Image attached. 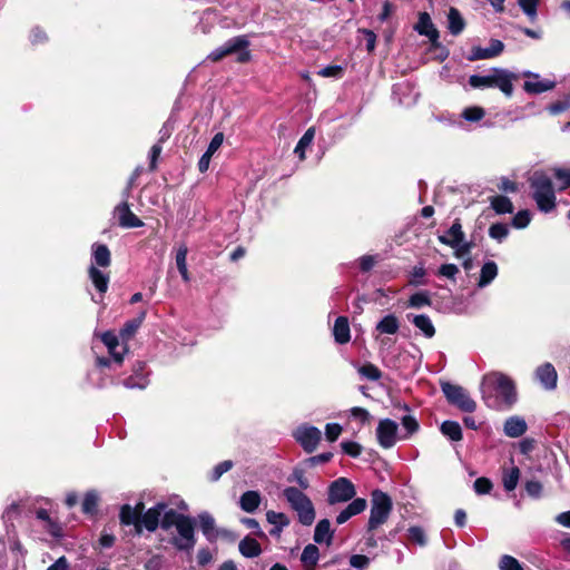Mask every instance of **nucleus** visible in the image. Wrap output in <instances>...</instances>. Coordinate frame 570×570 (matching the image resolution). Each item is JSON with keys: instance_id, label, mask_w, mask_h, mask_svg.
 Masks as SVG:
<instances>
[{"instance_id": "44", "label": "nucleus", "mask_w": 570, "mask_h": 570, "mask_svg": "<svg viewBox=\"0 0 570 570\" xmlns=\"http://www.w3.org/2000/svg\"><path fill=\"white\" fill-rule=\"evenodd\" d=\"M485 116V110L479 106L466 107L462 110L461 117L469 122H478Z\"/></svg>"}, {"instance_id": "34", "label": "nucleus", "mask_w": 570, "mask_h": 570, "mask_svg": "<svg viewBox=\"0 0 570 570\" xmlns=\"http://www.w3.org/2000/svg\"><path fill=\"white\" fill-rule=\"evenodd\" d=\"M498 275V265L493 261L483 264L480 273L478 286L483 288L488 286Z\"/></svg>"}, {"instance_id": "51", "label": "nucleus", "mask_w": 570, "mask_h": 570, "mask_svg": "<svg viewBox=\"0 0 570 570\" xmlns=\"http://www.w3.org/2000/svg\"><path fill=\"white\" fill-rule=\"evenodd\" d=\"M499 568L500 570H523L520 562L509 554L501 557Z\"/></svg>"}, {"instance_id": "13", "label": "nucleus", "mask_w": 570, "mask_h": 570, "mask_svg": "<svg viewBox=\"0 0 570 570\" xmlns=\"http://www.w3.org/2000/svg\"><path fill=\"white\" fill-rule=\"evenodd\" d=\"M397 424L393 420L384 419L379 422L376 436L379 444L390 449L396 443Z\"/></svg>"}, {"instance_id": "3", "label": "nucleus", "mask_w": 570, "mask_h": 570, "mask_svg": "<svg viewBox=\"0 0 570 570\" xmlns=\"http://www.w3.org/2000/svg\"><path fill=\"white\" fill-rule=\"evenodd\" d=\"M532 197L541 212L549 213L556 207V195L550 177L535 171L530 178Z\"/></svg>"}, {"instance_id": "9", "label": "nucleus", "mask_w": 570, "mask_h": 570, "mask_svg": "<svg viewBox=\"0 0 570 570\" xmlns=\"http://www.w3.org/2000/svg\"><path fill=\"white\" fill-rule=\"evenodd\" d=\"M356 490L347 478H338L331 482L327 489V502L331 505L345 503L354 499Z\"/></svg>"}, {"instance_id": "46", "label": "nucleus", "mask_w": 570, "mask_h": 570, "mask_svg": "<svg viewBox=\"0 0 570 570\" xmlns=\"http://www.w3.org/2000/svg\"><path fill=\"white\" fill-rule=\"evenodd\" d=\"M570 109V94L548 107L550 115H559Z\"/></svg>"}, {"instance_id": "60", "label": "nucleus", "mask_w": 570, "mask_h": 570, "mask_svg": "<svg viewBox=\"0 0 570 570\" xmlns=\"http://www.w3.org/2000/svg\"><path fill=\"white\" fill-rule=\"evenodd\" d=\"M342 433V426L337 423H328L325 426V436L330 442H334Z\"/></svg>"}, {"instance_id": "32", "label": "nucleus", "mask_w": 570, "mask_h": 570, "mask_svg": "<svg viewBox=\"0 0 570 570\" xmlns=\"http://www.w3.org/2000/svg\"><path fill=\"white\" fill-rule=\"evenodd\" d=\"M239 552L245 558H255L262 553V548L258 541L250 537H245L238 544Z\"/></svg>"}, {"instance_id": "7", "label": "nucleus", "mask_w": 570, "mask_h": 570, "mask_svg": "<svg viewBox=\"0 0 570 570\" xmlns=\"http://www.w3.org/2000/svg\"><path fill=\"white\" fill-rule=\"evenodd\" d=\"M441 244L450 246L454 249V256L456 258H464L470 254L473 244L464 239V233L460 219H455L452 226L443 235L438 237Z\"/></svg>"}, {"instance_id": "33", "label": "nucleus", "mask_w": 570, "mask_h": 570, "mask_svg": "<svg viewBox=\"0 0 570 570\" xmlns=\"http://www.w3.org/2000/svg\"><path fill=\"white\" fill-rule=\"evenodd\" d=\"M375 330L380 334H396L400 330V322L399 318L393 315L389 314L385 315L375 326Z\"/></svg>"}, {"instance_id": "6", "label": "nucleus", "mask_w": 570, "mask_h": 570, "mask_svg": "<svg viewBox=\"0 0 570 570\" xmlns=\"http://www.w3.org/2000/svg\"><path fill=\"white\" fill-rule=\"evenodd\" d=\"M248 46L249 41L246 36H237L213 50L207 58L212 61H218L228 55L238 53L237 61L247 62L250 59V52L247 50Z\"/></svg>"}, {"instance_id": "27", "label": "nucleus", "mask_w": 570, "mask_h": 570, "mask_svg": "<svg viewBox=\"0 0 570 570\" xmlns=\"http://www.w3.org/2000/svg\"><path fill=\"white\" fill-rule=\"evenodd\" d=\"M261 501V494L257 491L250 490L242 494L239 499V505L243 511L253 513L258 509Z\"/></svg>"}, {"instance_id": "52", "label": "nucleus", "mask_w": 570, "mask_h": 570, "mask_svg": "<svg viewBox=\"0 0 570 570\" xmlns=\"http://www.w3.org/2000/svg\"><path fill=\"white\" fill-rule=\"evenodd\" d=\"M531 222V213L529 210H520L512 219L514 228H525Z\"/></svg>"}, {"instance_id": "19", "label": "nucleus", "mask_w": 570, "mask_h": 570, "mask_svg": "<svg viewBox=\"0 0 570 570\" xmlns=\"http://www.w3.org/2000/svg\"><path fill=\"white\" fill-rule=\"evenodd\" d=\"M414 29L423 36H426L430 41L434 45L439 39V31L435 29L432 20L426 12L420 13L419 21L415 24Z\"/></svg>"}, {"instance_id": "23", "label": "nucleus", "mask_w": 570, "mask_h": 570, "mask_svg": "<svg viewBox=\"0 0 570 570\" xmlns=\"http://www.w3.org/2000/svg\"><path fill=\"white\" fill-rule=\"evenodd\" d=\"M333 530H331V523L327 519H322L317 522L314 530V541L318 544L326 543V546L332 544L333 540Z\"/></svg>"}, {"instance_id": "61", "label": "nucleus", "mask_w": 570, "mask_h": 570, "mask_svg": "<svg viewBox=\"0 0 570 570\" xmlns=\"http://www.w3.org/2000/svg\"><path fill=\"white\" fill-rule=\"evenodd\" d=\"M458 273L459 268L454 264H443L440 266L438 272L440 276L446 277L449 279H454Z\"/></svg>"}, {"instance_id": "36", "label": "nucleus", "mask_w": 570, "mask_h": 570, "mask_svg": "<svg viewBox=\"0 0 570 570\" xmlns=\"http://www.w3.org/2000/svg\"><path fill=\"white\" fill-rule=\"evenodd\" d=\"M442 434L453 442L462 440V429L455 421H444L440 428Z\"/></svg>"}, {"instance_id": "22", "label": "nucleus", "mask_w": 570, "mask_h": 570, "mask_svg": "<svg viewBox=\"0 0 570 570\" xmlns=\"http://www.w3.org/2000/svg\"><path fill=\"white\" fill-rule=\"evenodd\" d=\"M266 520L274 525L269 531L273 537H278L283 529L289 525V518L283 512L269 510L266 512Z\"/></svg>"}, {"instance_id": "40", "label": "nucleus", "mask_w": 570, "mask_h": 570, "mask_svg": "<svg viewBox=\"0 0 570 570\" xmlns=\"http://www.w3.org/2000/svg\"><path fill=\"white\" fill-rule=\"evenodd\" d=\"M187 254L188 249L185 245L180 246L176 253V265L181 275V278L186 283L190 281V276L187 268Z\"/></svg>"}, {"instance_id": "64", "label": "nucleus", "mask_w": 570, "mask_h": 570, "mask_svg": "<svg viewBox=\"0 0 570 570\" xmlns=\"http://www.w3.org/2000/svg\"><path fill=\"white\" fill-rule=\"evenodd\" d=\"M370 559L363 554H354L350 558V564L357 570L365 569Z\"/></svg>"}, {"instance_id": "18", "label": "nucleus", "mask_w": 570, "mask_h": 570, "mask_svg": "<svg viewBox=\"0 0 570 570\" xmlns=\"http://www.w3.org/2000/svg\"><path fill=\"white\" fill-rule=\"evenodd\" d=\"M528 430L525 420L521 416L513 415L508 417L503 424V432L507 436L515 439L522 436Z\"/></svg>"}, {"instance_id": "59", "label": "nucleus", "mask_w": 570, "mask_h": 570, "mask_svg": "<svg viewBox=\"0 0 570 570\" xmlns=\"http://www.w3.org/2000/svg\"><path fill=\"white\" fill-rule=\"evenodd\" d=\"M474 491L478 493V494H487L491 491L492 489V483L489 479L487 478H478L475 481H474Z\"/></svg>"}, {"instance_id": "26", "label": "nucleus", "mask_w": 570, "mask_h": 570, "mask_svg": "<svg viewBox=\"0 0 570 570\" xmlns=\"http://www.w3.org/2000/svg\"><path fill=\"white\" fill-rule=\"evenodd\" d=\"M88 274H89V278H90L91 283L94 284V286L96 287V289L100 294H105L107 292L108 285H109V274L100 271L95 265H90V267L88 269Z\"/></svg>"}, {"instance_id": "4", "label": "nucleus", "mask_w": 570, "mask_h": 570, "mask_svg": "<svg viewBox=\"0 0 570 570\" xmlns=\"http://www.w3.org/2000/svg\"><path fill=\"white\" fill-rule=\"evenodd\" d=\"M283 497L293 511L296 512L299 523L312 525L315 521V509L311 499L299 489L287 487L283 490Z\"/></svg>"}, {"instance_id": "41", "label": "nucleus", "mask_w": 570, "mask_h": 570, "mask_svg": "<svg viewBox=\"0 0 570 570\" xmlns=\"http://www.w3.org/2000/svg\"><path fill=\"white\" fill-rule=\"evenodd\" d=\"M432 304L430 293L426 291L417 292L410 296L407 306L412 308H422Z\"/></svg>"}, {"instance_id": "62", "label": "nucleus", "mask_w": 570, "mask_h": 570, "mask_svg": "<svg viewBox=\"0 0 570 570\" xmlns=\"http://www.w3.org/2000/svg\"><path fill=\"white\" fill-rule=\"evenodd\" d=\"M525 491L530 497L538 499L542 493V484L535 480L528 481L525 483Z\"/></svg>"}, {"instance_id": "10", "label": "nucleus", "mask_w": 570, "mask_h": 570, "mask_svg": "<svg viewBox=\"0 0 570 570\" xmlns=\"http://www.w3.org/2000/svg\"><path fill=\"white\" fill-rule=\"evenodd\" d=\"M177 535L171 539V544L179 551H191L196 544L194 521L191 518H181L176 527Z\"/></svg>"}, {"instance_id": "24", "label": "nucleus", "mask_w": 570, "mask_h": 570, "mask_svg": "<svg viewBox=\"0 0 570 570\" xmlns=\"http://www.w3.org/2000/svg\"><path fill=\"white\" fill-rule=\"evenodd\" d=\"M334 340L338 344H346L351 338L348 320L345 316H338L333 326Z\"/></svg>"}, {"instance_id": "63", "label": "nucleus", "mask_w": 570, "mask_h": 570, "mask_svg": "<svg viewBox=\"0 0 570 570\" xmlns=\"http://www.w3.org/2000/svg\"><path fill=\"white\" fill-rule=\"evenodd\" d=\"M492 56H490V50L488 48L482 47H473L471 50V55L469 59L471 61L474 60H484V59H491Z\"/></svg>"}, {"instance_id": "16", "label": "nucleus", "mask_w": 570, "mask_h": 570, "mask_svg": "<svg viewBox=\"0 0 570 570\" xmlns=\"http://www.w3.org/2000/svg\"><path fill=\"white\" fill-rule=\"evenodd\" d=\"M367 507V502L363 498H354L352 501L337 514L336 523L343 524L347 522L351 518L361 514L365 511Z\"/></svg>"}, {"instance_id": "5", "label": "nucleus", "mask_w": 570, "mask_h": 570, "mask_svg": "<svg viewBox=\"0 0 570 570\" xmlns=\"http://www.w3.org/2000/svg\"><path fill=\"white\" fill-rule=\"evenodd\" d=\"M371 503L367 532H372L380 525L384 524L392 511L391 498L381 490H374L372 492Z\"/></svg>"}, {"instance_id": "1", "label": "nucleus", "mask_w": 570, "mask_h": 570, "mask_svg": "<svg viewBox=\"0 0 570 570\" xmlns=\"http://www.w3.org/2000/svg\"><path fill=\"white\" fill-rule=\"evenodd\" d=\"M492 391H495L498 393V396L509 407L517 402L515 385L510 377L502 373L494 372L487 374L483 377L482 396L489 406H492V404L490 403V393Z\"/></svg>"}, {"instance_id": "29", "label": "nucleus", "mask_w": 570, "mask_h": 570, "mask_svg": "<svg viewBox=\"0 0 570 570\" xmlns=\"http://www.w3.org/2000/svg\"><path fill=\"white\" fill-rule=\"evenodd\" d=\"M102 343L107 346L109 353L112 356V360L120 364L122 362V353L118 352L117 348L119 347V341L118 336L110 331H107L101 334L100 336Z\"/></svg>"}, {"instance_id": "42", "label": "nucleus", "mask_w": 570, "mask_h": 570, "mask_svg": "<svg viewBox=\"0 0 570 570\" xmlns=\"http://www.w3.org/2000/svg\"><path fill=\"white\" fill-rule=\"evenodd\" d=\"M520 479V470L517 466L511 468L508 471L503 472V487L507 491H513L519 482Z\"/></svg>"}, {"instance_id": "35", "label": "nucleus", "mask_w": 570, "mask_h": 570, "mask_svg": "<svg viewBox=\"0 0 570 570\" xmlns=\"http://www.w3.org/2000/svg\"><path fill=\"white\" fill-rule=\"evenodd\" d=\"M199 527L203 534L213 541L216 538L215 520L208 512H203L198 515Z\"/></svg>"}, {"instance_id": "57", "label": "nucleus", "mask_w": 570, "mask_h": 570, "mask_svg": "<svg viewBox=\"0 0 570 570\" xmlns=\"http://www.w3.org/2000/svg\"><path fill=\"white\" fill-rule=\"evenodd\" d=\"M317 73L325 78H341L343 73V68L337 65H332L322 68Z\"/></svg>"}, {"instance_id": "25", "label": "nucleus", "mask_w": 570, "mask_h": 570, "mask_svg": "<svg viewBox=\"0 0 570 570\" xmlns=\"http://www.w3.org/2000/svg\"><path fill=\"white\" fill-rule=\"evenodd\" d=\"M92 264L96 267H108L111 263V255L108 247L104 244H94L91 246Z\"/></svg>"}, {"instance_id": "58", "label": "nucleus", "mask_w": 570, "mask_h": 570, "mask_svg": "<svg viewBox=\"0 0 570 570\" xmlns=\"http://www.w3.org/2000/svg\"><path fill=\"white\" fill-rule=\"evenodd\" d=\"M341 446L344 453L353 458H357L362 452V446L353 441H344L342 442Z\"/></svg>"}, {"instance_id": "8", "label": "nucleus", "mask_w": 570, "mask_h": 570, "mask_svg": "<svg viewBox=\"0 0 570 570\" xmlns=\"http://www.w3.org/2000/svg\"><path fill=\"white\" fill-rule=\"evenodd\" d=\"M441 390L450 404L466 413H472L475 411V401L462 386L452 384L450 382H443L441 383Z\"/></svg>"}, {"instance_id": "28", "label": "nucleus", "mask_w": 570, "mask_h": 570, "mask_svg": "<svg viewBox=\"0 0 570 570\" xmlns=\"http://www.w3.org/2000/svg\"><path fill=\"white\" fill-rule=\"evenodd\" d=\"M407 318L410 321H412L414 326L416 328H419L424 334V336H426L428 338H431L434 336L435 328H434V325L432 324L431 318L428 315L420 314V315L412 316L411 314H409Z\"/></svg>"}, {"instance_id": "15", "label": "nucleus", "mask_w": 570, "mask_h": 570, "mask_svg": "<svg viewBox=\"0 0 570 570\" xmlns=\"http://www.w3.org/2000/svg\"><path fill=\"white\" fill-rule=\"evenodd\" d=\"M166 508V503L159 502L147 511H142L140 515L141 531L146 529L149 532H155L160 525V518Z\"/></svg>"}, {"instance_id": "39", "label": "nucleus", "mask_w": 570, "mask_h": 570, "mask_svg": "<svg viewBox=\"0 0 570 570\" xmlns=\"http://www.w3.org/2000/svg\"><path fill=\"white\" fill-rule=\"evenodd\" d=\"M314 137H315V128L314 127H309L304 132V135L301 137V139L298 140V142H297V145L295 147L294 153L296 155H298L301 160L305 159V150L313 142Z\"/></svg>"}, {"instance_id": "37", "label": "nucleus", "mask_w": 570, "mask_h": 570, "mask_svg": "<svg viewBox=\"0 0 570 570\" xmlns=\"http://www.w3.org/2000/svg\"><path fill=\"white\" fill-rule=\"evenodd\" d=\"M448 20H449V30L453 36H458L459 33H461L463 31L465 23H464V20L458 9L450 8L449 14H448Z\"/></svg>"}, {"instance_id": "56", "label": "nucleus", "mask_w": 570, "mask_h": 570, "mask_svg": "<svg viewBox=\"0 0 570 570\" xmlns=\"http://www.w3.org/2000/svg\"><path fill=\"white\" fill-rule=\"evenodd\" d=\"M233 468V462L230 460L223 461L218 463L212 472L210 480L217 481L224 473L229 471Z\"/></svg>"}, {"instance_id": "17", "label": "nucleus", "mask_w": 570, "mask_h": 570, "mask_svg": "<svg viewBox=\"0 0 570 570\" xmlns=\"http://www.w3.org/2000/svg\"><path fill=\"white\" fill-rule=\"evenodd\" d=\"M535 376L546 390H554L557 387L558 374L551 363H544L535 371Z\"/></svg>"}, {"instance_id": "49", "label": "nucleus", "mask_w": 570, "mask_h": 570, "mask_svg": "<svg viewBox=\"0 0 570 570\" xmlns=\"http://www.w3.org/2000/svg\"><path fill=\"white\" fill-rule=\"evenodd\" d=\"M553 175L559 181V190H563L570 186V169L556 168Z\"/></svg>"}, {"instance_id": "31", "label": "nucleus", "mask_w": 570, "mask_h": 570, "mask_svg": "<svg viewBox=\"0 0 570 570\" xmlns=\"http://www.w3.org/2000/svg\"><path fill=\"white\" fill-rule=\"evenodd\" d=\"M145 317H146V312L142 311L135 318L127 321L119 332L120 337L124 341H127L130 337H132L135 335V333L137 332V330L141 326Z\"/></svg>"}, {"instance_id": "47", "label": "nucleus", "mask_w": 570, "mask_h": 570, "mask_svg": "<svg viewBox=\"0 0 570 570\" xmlns=\"http://www.w3.org/2000/svg\"><path fill=\"white\" fill-rule=\"evenodd\" d=\"M509 234V228L505 224L497 223L491 225L489 228V235L491 238L502 242Z\"/></svg>"}, {"instance_id": "55", "label": "nucleus", "mask_w": 570, "mask_h": 570, "mask_svg": "<svg viewBox=\"0 0 570 570\" xmlns=\"http://www.w3.org/2000/svg\"><path fill=\"white\" fill-rule=\"evenodd\" d=\"M122 385L127 389H145L147 380L141 375L129 376L122 381Z\"/></svg>"}, {"instance_id": "11", "label": "nucleus", "mask_w": 570, "mask_h": 570, "mask_svg": "<svg viewBox=\"0 0 570 570\" xmlns=\"http://www.w3.org/2000/svg\"><path fill=\"white\" fill-rule=\"evenodd\" d=\"M295 440L308 453L313 452L321 441V431L312 425L298 426L294 432Z\"/></svg>"}, {"instance_id": "30", "label": "nucleus", "mask_w": 570, "mask_h": 570, "mask_svg": "<svg viewBox=\"0 0 570 570\" xmlns=\"http://www.w3.org/2000/svg\"><path fill=\"white\" fill-rule=\"evenodd\" d=\"M318 559L320 550L312 543L307 544L301 554V562L305 570H315Z\"/></svg>"}, {"instance_id": "2", "label": "nucleus", "mask_w": 570, "mask_h": 570, "mask_svg": "<svg viewBox=\"0 0 570 570\" xmlns=\"http://www.w3.org/2000/svg\"><path fill=\"white\" fill-rule=\"evenodd\" d=\"M518 78L513 72L502 69L492 68L487 75H472L469 78V85L473 89L498 88L507 97L513 94V80Z\"/></svg>"}, {"instance_id": "38", "label": "nucleus", "mask_w": 570, "mask_h": 570, "mask_svg": "<svg viewBox=\"0 0 570 570\" xmlns=\"http://www.w3.org/2000/svg\"><path fill=\"white\" fill-rule=\"evenodd\" d=\"M181 518H187V515L180 514L174 509H166L160 518V527L164 530H169L171 527H177V523L180 522Z\"/></svg>"}, {"instance_id": "48", "label": "nucleus", "mask_w": 570, "mask_h": 570, "mask_svg": "<svg viewBox=\"0 0 570 570\" xmlns=\"http://www.w3.org/2000/svg\"><path fill=\"white\" fill-rule=\"evenodd\" d=\"M358 373H360L362 376H364V377H366V379H368V380H371V381H377V380H380V379H381V376H382V373H381V371L379 370V367H377V366H375V365H373V364H371V363H370V364H365V365L361 366V367L358 368Z\"/></svg>"}, {"instance_id": "54", "label": "nucleus", "mask_w": 570, "mask_h": 570, "mask_svg": "<svg viewBox=\"0 0 570 570\" xmlns=\"http://www.w3.org/2000/svg\"><path fill=\"white\" fill-rule=\"evenodd\" d=\"M409 539L419 546L423 547L426 544L425 532L421 527H411L409 529Z\"/></svg>"}, {"instance_id": "14", "label": "nucleus", "mask_w": 570, "mask_h": 570, "mask_svg": "<svg viewBox=\"0 0 570 570\" xmlns=\"http://www.w3.org/2000/svg\"><path fill=\"white\" fill-rule=\"evenodd\" d=\"M144 510V503L138 502L135 507L124 504L120 509L119 519L124 525H134L135 533L141 534L140 515Z\"/></svg>"}, {"instance_id": "45", "label": "nucleus", "mask_w": 570, "mask_h": 570, "mask_svg": "<svg viewBox=\"0 0 570 570\" xmlns=\"http://www.w3.org/2000/svg\"><path fill=\"white\" fill-rule=\"evenodd\" d=\"M540 1L541 0H518V6L531 21H534L538 16V6Z\"/></svg>"}, {"instance_id": "43", "label": "nucleus", "mask_w": 570, "mask_h": 570, "mask_svg": "<svg viewBox=\"0 0 570 570\" xmlns=\"http://www.w3.org/2000/svg\"><path fill=\"white\" fill-rule=\"evenodd\" d=\"M491 206L498 214L512 213L513 205L505 196H494L491 199Z\"/></svg>"}, {"instance_id": "21", "label": "nucleus", "mask_w": 570, "mask_h": 570, "mask_svg": "<svg viewBox=\"0 0 570 570\" xmlns=\"http://www.w3.org/2000/svg\"><path fill=\"white\" fill-rule=\"evenodd\" d=\"M531 79L524 82V90L529 94H541L549 91L556 87V82L552 80H541L539 75L527 73Z\"/></svg>"}, {"instance_id": "12", "label": "nucleus", "mask_w": 570, "mask_h": 570, "mask_svg": "<svg viewBox=\"0 0 570 570\" xmlns=\"http://www.w3.org/2000/svg\"><path fill=\"white\" fill-rule=\"evenodd\" d=\"M134 178H131L127 189H126V198H128L129 190L131 188ZM115 216L118 218L119 225L125 228H135L141 227L144 225L142 220H140L129 208L127 199L120 203L115 208Z\"/></svg>"}, {"instance_id": "20", "label": "nucleus", "mask_w": 570, "mask_h": 570, "mask_svg": "<svg viewBox=\"0 0 570 570\" xmlns=\"http://www.w3.org/2000/svg\"><path fill=\"white\" fill-rule=\"evenodd\" d=\"M224 141V135L222 132H217L210 140L207 150L200 157L198 161V169L200 173H205L209 168V163L213 155L219 149Z\"/></svg>"}, {"instance_id": "53", "label": "nucleus", "mask_w": 570, "mask_h": 570, "mask_svg": "<svg viewBox=\"0 0 570 570\" xmlns=\"http://www.w3.org/2000/svg\"><path fill=\"white\" fill-rule=\"evenodd\" d=\"M289 482H296L299 485V490H306L309 488L308 479L305 475L304 470L295 469L292 475L288 478Z\"/></svg>"}, {"instance_id": "50", "label": "nucleus", "mask_w": 570, "mask_h": 570, "mask_svg": "<svg viewBox=\"0 0 570 570\" xmlns=\"http://www.w3.org/2000/svg\"><path fill=\"white\" fill-rule=\"evenodd\" d=\"M98 495L94 492H87L82 501V511L85 513H94L97 509Z\"/></svg>"}]
</instances>
